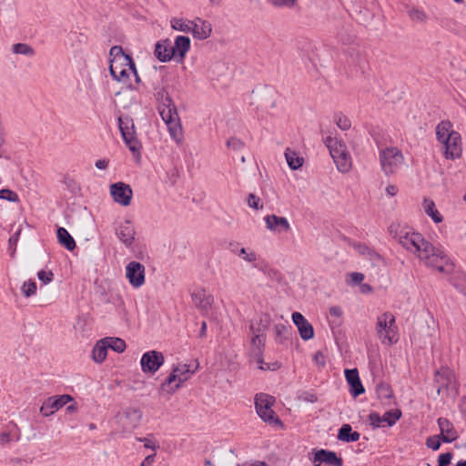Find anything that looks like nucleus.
I'll use <instances>...</instances> for the list:
<instances>
[{"mask_svg": "<svg viewBox=\"0 0 466 466\" xmlns=\"http://www.w3.org/2000/svg\"><path fill=\"white\" fill-rule=\"evenodd\" d=\"M389 233L407 251L423 261L427 267L441 273H450L452 270V263L444 252L433 247L420 233L400 223L390 224Z\"/></svg>", "mask_w": 466, "mask_h": 466, "instance_id": "obj_1", "label": "nucleus"}, {"mask_svg": "<svg viewBox=\"0 0 466 466\" xmlns=\"http://www.w3.org/2000/svg\"><path fill=\"white\" fill-rule=\"evenodd\" d=\"M156 98L158 101V112L163 121L167 126L171 137L180 144L183 141V130L180 118L171 96L165 87L160 88L156 93Z\"/></svg>", "mask_w": 466, "mask_h": 466, "instance_id": "obj_2", "label": "nucleus"}, {"mask_svg": "<svg viewBox=\"0 0 466 466\" xmlns=\"http://www.w3.org/2000/svg\"><path fill=\"white\" fill-rule=\"evenodd\" d=\"M437 141L442 145L443 156L446 159L460 158L462 155L461 136L453 130L450 120H441L435 128Z\"/></svg>", "mask_w": 466, "mask_h": 466, "instance_id": "obj_3", "label": "nucleus"}, {"mask_svg": "<svg viewBox=\"0 0 466 466\" xmlns=\"http://www.w3.org/2000/svg\"><path fill=\"white\" fill-rule=\"evenodd\" d=\"M193 372L187 364L173 367L171 373L161 384L160 390L169 395L174 394L185 381L189 380Z\"/></svg>", "mask_w": 466, "mask_h": 466, "instance_id": "obj_4", "label": "nucleus"}, {"mask_svg": "<svg viewBox=\"0 0 466 466\" xmlns=\"http://www.w3.org/2000/svg\"><path fill=\"white\" fill-rule=\"evenodd\" d=\"M376 332L382 343L391 345L397 342V326L395 317L390 312H384L377 318Z\"/></svg>", "mask_w": 466, "mask_h": 466, "instance_id": "obj_5", "label": "nucleus"}, {"mask_svg": "<svg viewBox=\"0 0 466 466\" xmlns=\"http://www.w3.org/2000/svg\"><path fill=\"white\" fill-rule=\"evenodd\" d=\"M275 398L266 393H258L255 397V408L258 415L269 424H281V420L272 410Z\"/></svg>", "mask_w": 466, "mask_h": 466, "instance_id": "obj_6", "label": "nucleus"}, {"mask_svg": "<svg viewBox=\"0 0 466 466\" xmlns=\"http://www.w3.org/2000/svg\"><path fill=\"white\" fill-rule=\"evenodd\" d=\"M118 127L127 147L133 154L140 155L141 145L136 137L133 119L129 116L118 117Z\"/></svg>", "mask_w": 466, "mask_h": 466, "instance_id": "obj_7", "label": "nucleus"}, {"mask_svg": "<svg viewBox=\"0 0 466 466\" xmlns=\"http://www.w3.org/2000/svg\"><path fill=\"white\" fill-rule=\"evenodd\" d=\"M404 157L397 147H387L380 154L381 168L386 175L394 174L402 164Z\"/></svg>", "mask_w": 466, "mask_h": 466, "instance_id": "obj_8", "label": "nucleus"}, {"mask_svg": "<svg viewBox=\"0 0 466 466\" xmlns=\"http://www.w3.org/2000/svg\"><path fill=\"white\" fill-rule=\"evenodd\" d=\"M141 419L142 411L134 407H128L116 415V423L126 432L135 430L139 425Z\"/></svg>", "mask_w": 466, "mask_h": 466, "instance_id": "obj_9", "label": "nucleus"}, {"mask_svg": "<svg viewBox=\"0 0 466 466\" xmlns=\"http://www.w3.org/2000/svg\"><path fill=\"white\" fill-rule=\"evenodd\" d=\"M73 400L74 399L72 396L68 394L49 397L43 402L40 408V412L45 417L51 416L56 411L63 408L66 404Z\"/></svg>", "mask_w": 466, "mask_h": 466, "instance_id": "obj_10", "label": "nucleus"}, {"mask_svg": "<svg viewBox=\"0 0 466 466\" xmlns=\"http://www.w3.org/2000/svg\"><path fill=\"white\" fill-rule=\"evenodd\" d=\"M164 363V356L162 352L150 350L142 355L140 364L144 372L155 373Z\"/></svg>", "mask_w": 466, "mask_h": 466, "instance_id": "obj_11", "label": "nucleus"}, {"mask_svg": "<svg viewBox=\"0 0 466 466\" xmlns=\"http://www.w3.org/2000/svg\"><path fill=\"white\" fill-rule=\"evenodd\" d=\"M110 194L115 202L127 207L131 203L133 191L129 185L117 182L110 186Z\"/></svg>", "mask_w": 466, "mask_h": 466, "instance_id": "obj_12", "label": "nucleus"}, {"mask_svg": "<svg viewBox=\"0 0 466 466\" xmlns=\"http://www.w3.org/2000/svg\"><path fill=\"white\" fill-rule=\"evenodd\" d=\"M145 266L137 261H131L126 267V277L130 285L139 288L145 283Z\"/></svg>", "mask_w": 466, "mask_h": 466, "instance_id": "obj_13", "label": "nucleus"}, {"mask_svg": "<svg viewBox=\"0 0 466 466\" xmlns=\"http://www.w3.org/2000/svg\"><path fill=\"white\" fill-rule=\"evenodd\" d=\"M314 466H320L322 463L328 466H343V461L338 457L335 451L329 450H319L310 459Z\"/></svg>", "mask_w": 466, "mask_h": 466, "instance_id": "obj_14", "label": "nucleus"}, {"mask_svg": "<svg viewBox=\"0 0 466 466\" xmlns=\"http://www.w3.org/2000/svg\"><path fill=\"white\" fill-rule=\"evenodd\" d=\"M116 235L127 248H130L135 240L136 229L130 220H125L116 228Z\"/></svg>", "mask_w": 466, "mask_h": 466, "instance_id": "obj_15", "label": "nucleus"}, {"mask_svg": "<svg viewBox=\"0 0 466 466\" xmlns=\"http://www.w3.org/2000/svg\"><path fill=\"white\" fill-rule=\"evenodd\" d=\"M292 320L297 326L299 336L304 340H309L314 337V329L306 318L299 312L292 313Z\"/></svg>", "mask_w": 466, "mask_h": 466, "instance_id": "obj_16", "label": "nucleus"}, {"mask_svg": "<svg viewBox=\"0 0 466 466\" xmlns=\"http://www.w3.org/2000/svg\"><path fill=\"white\" fill-rule=\"evenodd\" d=\"M191 297L195 306L203 314L208 313L214 303V297L210 294H207L206 290L203 289L193 292Z\"/></svg>", "mask_w": 466, "mask_h": 466, "instance_id": "obj_17", "label": "nucleus"}, {"mask_svg": "<svg viewBox=\"0 0 466 466\" xmlns=\"http://www.w3.org/2000/svg\"><path fill=\"white\" fill-rule=\"evenodd\" d=\"M191 33L198 40L208 38L212 33V25L208 21L197 17L192 21Z\"/></svg>", "mask_w": 466, "mask_h": 466, "instance_id": "obj_18", "label": "nucleus"}, {"mask_svg": "<svg viewBox=\"0 0 466 466\" xmlns=\"http://www.w3.org/2000/svg\"><path fill=\"white\" fill-rule=\"evenodd\" d=\"M267 228L274 232H289L291 228L288 219L277 215H268L264 218Z\"/></svg>", "mask_w": 466, "mask_h": 466, "instance_id": "obj_19", "label": "nucleus"}, {"mask_svg": "<svg viewBox=\"0 0 466 466\" xmlns=\"http://www.w3.org/2000/svg\"><path fill=\"white\" fill-rule=\"evenodd\" d=\"M154 55L160 62H168L174 58L171 40L167 38L158 41L155 46Z\"/></svg>", "mask_w": 466, "mask_h": 466, "instance_id": "obj_20", "label": "nucleus"}, {"mask_svg": "<svg viewBox=\"0 0 466 466\" xmlns=\"http://www.w3.org/2000/svg\"><path fill=\"white\" fill-rule=\"evenodd\" d=\"M438 425L440 428L441 433L439 434L441 437V441L445 443H451L457 440L458 433L454 429L453 424L446 418H439Z\"/></svg>", "mask_w": 466, "mask_h": 466, "instance_id": "obj_21", "label": "nucleus"}, {"mask_svg": "<svg viewBox=\"0 0 466 466\" xmlns=\"http://www.w3.org/2000/svg\"><path fill=\"white\" fill-rule=\"evenodd\" d=\"M345 377L350 385V392L352 396L358 397L365 391L357 369L346 370Z\"/></svg>", "mask_w": 466, "mask_h": 466, "instance_id": "obj_22", "label": "nucleus"}, {"mask_svg": "<svg viewBox=\"0 0 466 466\" xmlns=\"http://www.w3.org/2000/svg\"><path fill=\"white\" fill-rule=\"evenodd\" d=\"M109 63L111 76H116V72L121 71L122 69L133 70V74H136V65L132 57L109 59Z\"/></svg>", "mask_w": 466, "mask_h": 466, "instance_id": "obj_23", "label": "nucleus"}, {"mask_svg": "<svg viewBox=\"0 0 466 466\" xmlns=\"http://www.w3.org/2000/svg\"><path fill=\"white\" fill-rule=\"evenodd\" d=\"M174 50V57H180L183 59L190 48V39L185 35H178L175 39L174 45H172Z\"/></svg>", "mask_w": 466, "mask_h": 466, "instance_id": "obj_24", "label": "nucleus"}, {"mask_svg": "<svg viewBox=\"0 0 466 466\" xmlns=\"http://www.w3.org/2000/svg\"><path fill=\"white\" fill-rule=\"evenodd\" d=\"M58 243L66 248L67 250L72 251L76 248V241L69 232L65 228H58L56 230Z\"/></svg>", "mask_w": 466, "mask_h": 466, "instance_id": "obj_25", "label": "nucleus"}, {"mask_svg": "<svg viewBox=\"0 0 466 466\" xmlns=\"http://www.w3.org/2000/svg\"><path fill=\"white\" fill-rule=\"evenodd\" d=\"M326 147L329 150V154L333 159H336L338 155H341L342 151L347 148V146L332 137H327L324 140Z\"/></svg>", "mask_w": 466, "mask_h": 466, "instance_id": "obj_26", "label": "nucleus"}, {"mask_svg": "<svg viewBox=\"0 0 466 466\" xmlns=\"http://www.w3.org/2000/svg\"><path fill=\"white\" fill-rule=\"evenodd\" d=\"M333 161L338 170L341 173L349 172L352 166L351 157L347 148L342 151L341 155H338Z\"/></svg>", "mask_w": 466, "mask_h": 466, "instance_id": "obj_27", "label": "nucleus"}, {"mask_svg": "<svg viewBox=\"0 0 466 466\" xmlns=\"http://www.w3.org/2000/svg\"><path fill=\"white\" fill-rule=\"evenodd\" d=\"M360 434L358 431H353L350 424H343L339 430L338 439L345 442L358 441Z\"/></svg>", "mask_w": 466, "mask_h": 466, "instance_id": "obj_28", "label": "nucleus"}, {"mask_svg": "<svg viewBox=\"0 0 466 466\" xmlns=\"http://www.w3.org/2000/svg\"><path fill=\"white\" fill-rule=\"evenodd\" d=\"M107 349H108L107 340L105 339H100L95 345V347L92 350L93 360L97 363L103 362L106 358Z\"/></svg>", "mask_w": 466, "mask_h": 466, "instance_id": "obj_29", "label": "nucleus"}, {"mask_svg": "<svg viewBox=\"0 0 466 466\" xmlns=\"http://www.w3.org/2000/svg\"><path fill=\"white\" fill-rule=\"evenodd\" d=\"M265 333H258L251 339V347L253 353L261 358L262 351L265 346ZM260 364H263V361L261 359H258V360Z\"/></svg>", "mask_w": 466, "mask_h": 466, "instance_id": "obj_30", "label": "nucleus"}, {"mask_svg": "<svg viewBox=\"0 0 466 466\" xmlns=\"http://www.w3.org/2000/svg\"><path fill=\"white\" fill-rule=\"evenodd\" d=\"M423 208L424 212L431 218V219L435 223H441L443 220L442 216L439 213L436 208L435 203L429 198H424L423 200Z\"/></svg>", "mask_w": 466, "mask_h": 466, "instance_id": "obj_31", "label": "nucleus"}, {"mask_svg": "<svg viewBox=\"0 0 466 466\" xmlns=\"http://www.w3.org/2000/svg\"><path fill=\"white\" fill-rule=\"evenodd\" d=\"M285 157L289 167L292 170L299 168L304 162L303 157H299L295 151L287 148L285 151Z\"/></svg>", "mask_w": 466, "mask_h": 466, "instance_id": "obj_32", "label": "nucleus"}, {"mask_svg": "<svg viewBox=\"0 0 466 466\" xmlns=\"http://www.w3.org/2000/svg\"><path fill=\"white\" fill-rule=\"evenodd\" d=\"M401 417V411L399 409L390 410L386 411L383 416H381L382 423L386 424L389 427L393 426Z\"/></svg>", "mask_w": 466, "mask_h": 466, "instance_id": "obj_33", "label": "nucleus"}, {"mask_svg": "<svg viewBox=\"0 0 466 466\" xmlns=\"http://www.w3.org/2000/svg\"><path fill=\"white\" fill-rule=\"evenodd\" d=\"M171 27L177 31L191 33L192 21L183 18H173L171 20Z\"/></svg>", "mask_w": 466, "mask_h": 466, "instance_id": "obj_34", "label": "nucleus"}, {"mask_svg": "<svg viewBox=\"0 0 466 466\" xmlns=\"http://www.w3.org/2000/svg\"><path fill=\"white\" fill-rule=\"evenodd\" d=\"M131 74L133 70L122 69L121 71L116 72V76H112L116 81L124 85L127 88L132 86Z\"/></svg>", "mask_w": 466, "mask_h": 466, "instance_id": "obj_35", "label": "nucleus"}, {"mask_svg": "<svg viewBox=\"0 0 466 466\" xmlns=\"http://www.w3.org/2000/svg\"><path fill=\"white\" fill-rule=\"evenodd\" d=\"M107 340L108 349H112L114 351L121 353L126 350V342L120 338H105Z\"/></svg>", "mask_w": 466, "mask_h": 466, "instance_id": "obj_36", "label": "nucleus"}, {"mask_svg": "<svg viewBox=\"0 0 466 466\" xmlns=\"http://www.w3.org/2000/svg\"><path fill=\"white\" fill-rule=\"evenodd\" d=\"M268 323L269 319L268 315H264L260 318L258 327H256L253 322L250 323L249 330L253 334V336H255L258 333H265V330L267 329Z\"/></svg>", "mask_w": 466, "mask_h": 466, "instance_id": "obj_37", "label": "nucleus"}, {"mask_svg": "<svg viewBox=\"0 0 466 466\" xmlns=\"http://www.w3.org/2000/svg\"><path fill=\"white\" fill-rule=\"evenodd\" d=\"M12 50L15 54L25 55L27 56H35V50L32 46L24 43H17L13 45Z\"/></svg>", "mask_w": 466, "mask_h": 466, "instance_id": "obj_38", "label": "nucleus"}, {"mask_svg": "<svg viewBox=\"0 0 466 466\" xmlns=\"http://www.w3.org/2000/svg\"><path fill=\"white\" fill-rule=\"evenodd\" d=\"M291 327L288 328L283 324H277L275 326V332H276V341L278 343H283L284 339H289V329Z\"/></svg>", "mask_w": 466, "mask_h": 466, "instance_id": "obj_39", "label": "nucleus"}, {"mask_svg": "<svg viewBox=\"0 0 466 466\" xmlns=\"http://www.w3.org/2000/svg\"><path fill=\"white\" fill-rule=\"evenodd\" d=\"M376 392L380 400H390L393 396V392L390 385L380 383L377 386Z\"/></svg>", "mask_w": 466, "mask_h": 466, "instance_id": "obj_40", "label": "nucleus"}, {"mask_svg": "<svg viewBox=\"0 0 466 466\" xmlns=\"http://www.w3.org/2000/svg\"><path fill=\"white\" fill-rule=\"evenodd\" d=\"M409 16L412 21L425 23L428 19L427 14L420 8L413 7L409 11Z\"/></svg>", "mask_w": 466, "mask_h": 466, "instance_id": "obj_41", "label": "nucleus"}, {"mask_svg": "<svg viewBox=\"0 0 466 466\" xmlns=\"http://www.w3.org/2000/svg\"><path fill=\"white\" fill-rule=\"evenodd\" d=\"M336 125L343 131L349 130L351 127L350 120L341 113H337L334 116Z\"/></svg>", "mask_w": 466, "mask_h": 466, "instance_id": "obj_42", "label": "nucleus"}, {"mask_svg": "<svg viewBox=\"0 0 466 466\" xmlns=\"http://www.w3.org/2000/svg\"><path fill=\"white\" fill-rule=\"evenodd\" d=\"M298 399L304 402L314 403L318 401V396L312 390H302L299 392Z\"/></svg>", "mask_w": 466, "mask_h": 466, "instance_id": "obj_43", "label": "nucleus"}, {"mask_svg": "<svg viewBox=\"0 0 466 466\" xmlns=\"http://www.w3.org/2000/svg\"><path fill=\"white\" fill-rule=\"evenodd\" d=\"M22 292L26 297L29 298L36 292V283L34 280H28L24 283L22 287Z\"/></svg>", "mask_w": 466, "mask_h": 466, "instance_id": "obj_44", "label": "nucleus"}, {"mask_svg": "<svg viewBox=\"0 0 466 466\" xmlns=\"http://www.w3.org/2000/svg\"><path fill=\"white\" fill-rule=\"evenodd\" d=\"M127 58L131 57V56L125 54L122 46H114L109 50V59H116V58Z\"/></svg>", "mask_w": 466, "mask_h": 466, "instance_id": "obj_45", "label": "nucleus"}, {"mask_svg": "<svg viewBox=\"0 0 466 466\" xmlns=\"http://www.w3.org/2000/svg\"><path fill=\"white\" fill-rule=\"evenodd\" d=\"M0 198L10 202H17L19 200L18 195L8 188L0 190Z\"/></svg>", "mask_w": 466, "mask_h": 466, "instance_id": "obj_46", "label": "nucleus"}, {"mask_svg": "<svg viewBox=\"0 0 466 466\" xmlns=\"http://www.w3.org/2000/svg\"><path fill=\"white\" fill-rule=\"evenodd\" d=\"M233 251L248 262H254L257 259V254L254 251L248 252L245 248H241L238 251Z\"/></svg>", "mask_w": 466, "mask_h": 466, "instance_id": "obj_47", "label": "nucleus"}, {"mask_svg": "<svg viewBox=\"0 0 466 466\" xmlns=\"http://www.w3.org/2000/svg\"><path fill=\"white\" fill-rule=\"evenodd\" d=\"M441 437L440 435H434L426 440V445L433 451H438L441 447Z\"/></svg>", "mask_w": 466, "mask_h": 466, "instance_id": "obj_48", "label": "nucleus"}, {"mask_svg": "<svg viewBox=\"0 0 466 466\" xmlns=\"http://www.w3.org/2000/svg\"><path fill=\"white\" fill-rule=\"evenodd\" d=\"M368 420L370 421V424L374 428H380L383 427L384 424L382 423L381 416L378 412H370Z\"/></svg>", "mask_w": 466, "mask_h": 466, "instance_id": "obj_49", "label": "nucleus"}, {"mask_svg": "<svg viewBox=\"0 0 466 466\" xmlns=\"http://www.w3.org/2000/svg\"><path fill=\"white\" fill-rule=\"evenodd\" d=\"M248 205L257 210L263 208V204L261 203L260 198L252 193L248 197Z\"/></svg>", "mask_w": 466, "mask_h": 466, "instance_id": "obj_50", "label": "nucleus"}, {"mask_svg": "<svg viewBox=\"0 0 466 466\" xmlns=\"http://www.w3.org/2000/svg\"><path fill=\"white\" fill-rule=\"evenodd\" d=\"M357 248H358V250L360 251V253H361V254H363V255H368V256H370V258L371 259H376V258H378V259H379V258H380V255H379L376 251H374V250L370 249V248L368 246H366V245L360 244V245H358Z\"/></svg>", "mask_w": 466, "mask_h": 466, "instance_id": "obj_51", "label": "nucleus"}, {"mask_svg": "<svg viewBox=\"0 0 466 466\" xmlns=\"http://www.w3.org/2000/svg\"><path fill=\"white\" fill-rule=\"evenodd\" d=\"M268 3L275 7H293L296 4V0H268Z\"/></svg>", "mask_w": 466, "mask_h": 466, "instance_id": "obj_52", "label": "nucleus"}, {"mask_svg": "<svg viewBox=\"0 0 466 466\" xmlns=\"http://www.w3.org/2000/svg\"><path fill=\"white\" fill-rule=\"evenodd\" d=\"M37 277L44 284H47L53 280L54 274L52 271L40 270Z\"/></svg>", "mask_w": 466, "mask_h": 466, "instance_id": "obj_53", "label": "nucleus"}, {"mask_svg": "<svg viewBox=\"0 0 466 466\" xmlns=\"http://www.w3.org/2000/svg\"><path fill=\"white\" fill-rule=\"evenodd\" d=\"M451 459V452L441 453L438 458V466H450Z\"/></svg>", "mask_w": 466, "mask_h": 466, "instance_id": "obj_54", "label": "nucleus"}, {"mask_svg": "<svg viewBox=\"0 0 466 466\" xmlns=\"http://www.w3.org/2000/svg\"><path fill=\"white\" fill-rule=\"evenodd\" d=\"M227 146L233 150H239L243 148L244 143L237 137H231L227 141Z\"/></svg>", "mask_w": 466, "mask_h": 466, "instance_id": "obj_55", "label": "nucleus"}, {"mask_svg": "<svg viewBox=\"0 0 466 466\" xmlns=\"http://www.w3.org/2000/svg\"><path fill=\"white\" fill-rule=\"evenodd\" d=\"M137 440L139 442H143L145 448L151 449L155 452H156L157 449L158 448V446L156 444V442L154 441H152L151 439H148V438H146V437H140V438H137Z\"/></svg>", "mask_w": 466, "mask_h": 466, "instance_id": "obj_56", "label": "nucleus"}, {"mask_svg": "<svg viewBox=\"0 0 466 466\" xmlns=\"http://www.w3.org/2000/svg\"><path fill=\"white\" fill-rule=\"evenodd\" d=\"M64 183L68 189H70L72 192L78 191L80 189L78 184L75 181V179L66 177L64 178Z\"/></svg>", "mask_w": 466, "mask_h": 466, "instance_id": "obj_57", "label": "nucleus"}, {"mask_svg": "<svg viewBox=\"0 0 466 466\" xmlns=\"http://www.w3.org/2000/svg\"><path fill=\"white\" fill-rule=\"evenodd\" d=\"M349 277L350 278V282L353 285L361 284V282L363 281V279L365 278L364 274L360 273V272H352L349 275Z\"/></svg>", "mask_w": 466, "mask_h": 466, "instance_id": "obj_58", "label": "nucleus"}, {"mask_svg": "<svg viewBox=\"0 0 466 466\" xmlns=\"http://www.w3.org/2000/svg\"><path fill=\"white\" fill-rule=\"evenodd\" d=\"M314 361L320 367L325 366V357L322 352L318 351L314 355Z\"/></svg>", "mask_w": 466, "mask_h": 466, "instance_id": "obj_59", "label": "nucleus"}, {"mask_svg": "<svg viewBox=\"0 0 466 466\" xmlns=\"http://www.w3.org/2000/svg\"><path fill=\"white\" fill-rule=\"evenodd\" d=\"M156 458V452L153 454L147 455L144 461L141 462L140 466H152Z\"/></svg>", "mask_w": 466, "mask_h": 466, "instance_id": "obj_60", "label": "nucleus"}, {"mask_svg": "<svg viewBox=\"0 0 466 466\" xmlns=\"http://www.w3.org/2000/svg\"><path fill=\"white\" fill-rule=\"evenodd\" d=\"M109 165V159L103 158L96 161L95 166L98 169H106Z\"/></svg>", "mask_w": 466, "mask_h": 466, "instance_id": "obj_61", "label": "nucleus"}, {"mask_svg": "<svg viewBox=\"0 0 466 466\" xmlns=\"http://www.w3.org/2000/svg\"><path fill=\"white\" fill-rule=\"evenodd\" d=\"M343 311L340 307L333 306L329 309V314L334 317H340Z\"/></svg>", "mask_w": 466, "mask_h": 466, "instance_id": "obj_62", "label": "nucleus"}, {"mask_svg": "<svg viewBox=\"0 0 466 466\" xmlns=\"http://www.w3.org/2000/svg\"><path fill=\"white\" fill-rule=\"evenodd\" d=\"M386 192L391 196V197H394L397 193H398V188L396 186L394 185H389L387 186L386 187Z\"/></svg>", "mask_w": 466, "mask_h": 466, "instance_id": "obj_63", "label": "nucleus"}, {"mask_svg": "<svg viewBox=\"0 0 466 466\" xmlns=\"http://www.w3.org/2000/svg\"><path fill=\"white\" fill-rule=\"evenodd\" d=\"M460 407H461V412L466 416V397H463L461 399Z\"/></svg>", "mask_w": 466, "mask_h": 466, "instance_id": "obj_64", "label": "nucleus"}]
</instances>
